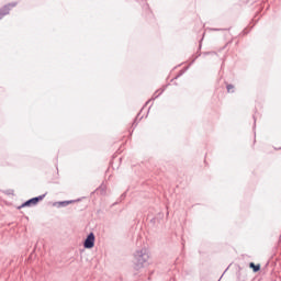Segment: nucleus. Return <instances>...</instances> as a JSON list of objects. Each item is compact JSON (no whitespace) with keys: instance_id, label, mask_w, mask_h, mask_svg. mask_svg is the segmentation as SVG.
<instances>
[{"instance_id":"nucleus-1","label":"nucleus","mask_w":281,"mask_h":281,"mask_svg":"<svg viewBox=\"0 0 281 281\" xmlns=\"http://www.w3.org/2000/svg\"><path fill=\"white\" fill-rule=\"evenodd\" d=\"M135 258L138 263H140L142 267L148 262V252H146V249L142 248L136 255Z\"/></svg>"},{"instance_id":"nucleus-2","label":"nucleus","mask_w":281,"mask_h":281,"mask_svg":"<svg viewBox=\"0 0 281 281\" xmlns=\"http://www.w3.org/2000/svg\"><path fill=\"white\" fill-rule=\"evenodd\" d=\"M12 8H16V2H12L2 7L0 9V19H3V16H5L7 14H10Z\"/></svg>"},{"instance_id":"nucleus-3","label":"nucleus","mask_w":281,"mask_h":281,"mask_svg":"<svg viewBox=\"0 0 281 281\" xmlns=\"http://www.w3.org/2000/svg\"><path fill=\"white\" fill-rule=\"evenodd\" d=\"M43 199H45V194L26 201L24 204H22V207H27L30 205H36L38 203V201H43Z\"/></svg>"},{"instance_id":"nucleus-4","label":"nucleus","mask_w":281,"mask_h":281,"mask_svg":"<svg viewBox=\"0 0 281 281\" xmlns=\"http://www.w3.org/2000/svg\"><path fill=\"white\" fill-rule=\"evenodd\" d=\"M94 244L95 235H93V233H90L83 243V247H93Z\"/></svg>"},{"instance_id":"nucleus-5","label":"nucleus","mask_w":281,"mask_h":281,"mask_svg":"<svg viewBox=\"0 0 281 281\" xmlns=\"http://www.w3.org/2000/svg\"><path fill=\"white\" fill-rule=\"evenodd\" d=\"M249 267L250 269H252V271H255V273L260 271V265H255L254 262H250Z\"/></svg>"},{"instance_id":"nucleus-6","label":"nucleus","mask_w":281,"mask_h":281,"mask_svg":"<svg viewBox=\"0 0 281 281\" xmlns=\"http://www.w3.org/2000/svg\"><path fill=\"white\" fill-rule=\"evenodd\" d=\"M70 203H74V201H64V202H59V204L61 205H70Z\"/></svg>"},{"instance_id":"nucleus-7","label":"nucleus","mask_w":281,"mask_h":281,"mask_svg":"<svg viewBox=\"0 0 281 281\" xmlns=\"http://www.w3.org/2000/svg\"><path fill=\"white\" fill-rule=\"evenodd\" d=\"M232 89H234V86H233V85H228V86H227V91H228V93L232 91Z\"/></svg>"}]
</instances>
